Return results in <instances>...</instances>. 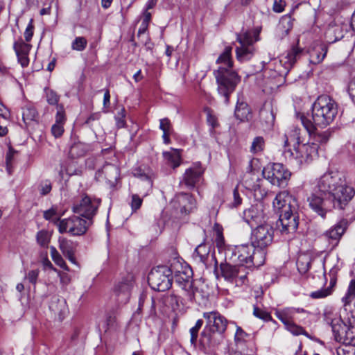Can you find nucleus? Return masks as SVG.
<instances>
[{
	"instance_id": "55",
	"label": "nucleus",
	"mask_w": 355,
	"mask_h": 355,
	"mask_svg": "<svg viewBox=\"0 0 355 355\" xmlns=\"http://www.w3.org/2000/svg\"><path fill=\"white\" fill-rule=\"evenodd\" d=\"M46 98L48 103L51 105H58L60 96L57 93L51 89H45Z\"/></svg>"
},
{
	"instance_id": "56",
	"label": "nucleus",
	"mask_w": 355,
	"mask_h": 355,
	"mask_svg": "<svg viewBox=\"0 0 355 355\" xmlns=\"http://www.w3.org/2000/svg\"><path fill=\"white\" fill-rule=\"evenodd\" d=\"M253 315L259 319H261L264 321H269L272 319L271 315L269 313L266 311H263L257 306H254L253 309Z\"/></svg>"
},
{
	"instance_id": "21",
	"label": "nucleus",
	"mask_w": 355,
	"mask_h": 355,
	"mask_svg": "<svg viewBox=\"0 0 355 355\" xmlns=\"http://www.w3.org/2000/svg\"><path fill=\"white\" fill-rule=\"evenodd\" d=\"M318 263L320 269L324 268V262L321 259H317L311 253H302L297 259V268L300 273L306 274L311 268L312 264Z\"/></svg>"
},
{
	"instance_id": "42",
	"label": "nucleus",
	"mask_w": 355,
	"mask_h": 355,
	"mask_svg": "<svg viewBox=\"0 0 355 355\" xmlns=\"http://www.w3.org/2000/svg\"><path fill=\"white\" fill-rule=\"evenodd\" d=\"M265 148V139L263 137L258 136L254 138L251 146L250 152L252 154H259L263 151Z\"/></svg>"
},
{
	"instance_id": "9",
	"label": "nucleus",
	"mask_w": 355,
	"mask_h": 355,
	"mask_svg": "<svg viewBox=\"0 0 355 355\" xmlns=\"http://www.w3.org/2000/svg\"><path fill=\"white\" fill-rule=\"evenodd\" d=\"M101 203V199L85 196L73 204L72 210L75 214L87 220H90L93 224V218L97 214Z\"/></svg>"
},
{
	"instance_id": "64",
	"label": "nucleus",
	"mask_w": 355,
	"mask_h": 355,
	"mask_svg": "<svg viewBox=\"0 0 355 355\" xmlns=\"http://www.w3.org/2000/svg\"><path fill=\"white\" fill-rule=\"evenodd\" d=\"M64 132V125L54 123L51 127V133L55 137L58 138Z\"/></svg>"
},
{
	"instance_id": "32",
	"label": "nucleus",
	"mask_w": 355,
	"mask_h": 355,
	"mask_svg": "<svg viewBox=\"0 0 355 355\" xmlns=\"http://www.w3.org/2000/svg\"><path fill=\"white\" fill-rule=\"evenodd\" d=\"M260 178L256 173H245L243 182L245 187L249 190H256L260 187Z\"/></svg>"
},
{
	"instance_id": "6",
	"label": "nucleus",
	"mask_w": 355,
	"mask_h": 355,
	"mask_svg": "<svg viewBox=\"0 0 355 355\" xmlns=\"http://www.w3.org/2000/svg\"><path fill=\"white\" fill-rule=\"evenodd\" d=\"M263 177L272 185L285 187L291 173L280 163H269L262 170Z\"/></svg>"
},
{
	"instance_id": "59",
	"label": "nucleus",
	"mask_w": 355,
	"mask_h": 355,
	"mask_svg": "<svg viewBox=\"0 0 355 355\" xmlns=\"http://www.w3.org/2000/svg\"><path fill=\"white\" fill-rule=\"evenodd\" d=\"M142 202V198H141L137 194H133L132 196V200L130 203L132 211L133 212L137 211L141 207Z\"/></svg>"
},
{
	"instance_id": "38",
	"label": "nucleus",
	"mask_w": 355,
	"mask_h": 355,
	"mask_svg": "<svg viewBox=\"0 0 355 355\" xmlns=\"http://www.w3.org/2000/svg\"><path fill=\"white\" fill-rule=\"evenodd\" d=\"M97 173L99 175L104 174L107 179H116L119 175V169L113 164H106L101 170H98Z\"/></svg>"
},
{
	"instance_id": "37",
	"label": "nucleus",
	"mask_w": 355,
	"mask_h": 355,
	"mask_svg": "<svg viewBox=\"0 0 355 355\" xmlns=\"http://www.w3.org/2000/svg\"><path fill=\"white\" fill-rule=\"evenodd\" d=\"M295 315V310L293 308H286L282 310L276 311L275 315L280 320L284 325L293 321Z\"/></svg>"
},
{
	"instance_id": "27",
	"label": "nucleus",
	"mask_w": 355,
	"mask_h": 355,
	"mask_svg": "<svg viewBox=\"0 0 355 355\" xmlns=\"http://www.w3.org/2000/svg\"><path fill=\"white\" fill-rule=\"evenodd\" d=\"M336 273L337 270L336 268L331 269L329 272V275L331 277L329 286L311 293L310 297L313 299H320L330 295L333 292V287L335 286L336 282Z\"/></svg>"
},
{
	"instance_id": "19",
	"label": "nucleus",
	"mask_w": 355,
	"mask_h": 355,
	"mask_svg": "<svg viewBox=\"0 0 355 355\" xmlns=\"http://www.w3.org/2000/svg\"><path fill=\"white\" fill-rule=\"evenodd\" d=\"M243 220L252 227L261 224L265 220L263 205L257 203L245 209L243 211Z\"/></svg>"
},
{
	"instance_id": "50",
	"label": "nucleus",
	"mask_w": 355,
	"mask_h": 355,
	"mask_svg": "<svg viewBox=\"0 0 355 355\" xmlns=\"http://www.w3.org/2000/svg\"><path fill=\"white\" fill-rule=\"evenodd\" d=\"M249 336L243 329L239 326L236 327V331L234 335V341L237 346L243 345L246 341V338Z\"/></svg>"
},
{
	"instance_id": "48",
	"label": "nucleus",
	"mask_w": 355,
	"mask_h": 355,
	"mask_svg": "<svg viewBox=\"0 0 355 355\" xmlns=\"http://www.w3.org/2000/svg\"><path fill=\"white\" fill-rule=\"evenodd\" d=\"M203 324V320L202 319H199L196 321L194 327L190 329V342L191 345L196 346L197 344V339L198 336V331L202 327Z\"/></svg>"
},
{
	"instance_id": "62",
	"label": "nucleus",
	"mask_w": 355,
	"mask_h": 355,
	"mask_svg": "<svg viewBox=\"0 0 355 355\" xmlns=\"http://www.w3.org/2000/svg\"><path fill=\"white\" fill-rule=\"evenodd\" d=\"M336 355H355V348L349 346L338 347L336 349Z\"/></svg>"
},
{
	"instance_id": "40",
	"label": "nucleus",
	"mask_w": 355,
	"mask_h": 355,
	"mask_svg": "<svg viewBox=\"0 0 355 355\" xmlns=\"http://www.w3.org/2000/svg\"><path fill=\"white\" fill-rule=\"evenodd\" d=\"M327 53V49L324 45L314 49L311 53V61L315 64L321 62L325 58Z\"/></svg>"
},
{
	"instance_id": "36",
	"label": "nucleus",
	"mask_w": 355,
	"mask_h": 355,
	"mask_svg": "<svg viewBox=\"0 0 355 355\" xmlns=\"http://www.w3.org/2000/svg\"><path fill=\"white\" fill-rule=\"evenodd\" d=\"M209 254V248L204 243L198 245L193 252V257L198 258V261L204 264H207V261Z\"/></svg>"
},
{
	"instance_id": "15",
	"label": "nucleus",
	"mask_w": 355,
	"mask_h": 355,
	"mask_svg": "<svg viewBox=\"0 0 355 355\" xmlns=\"http://www.w3.org/2000/svg\"><path fill=\"white\" fill-rule=\"evenodd\" d=\"M272 206L275 211L279 214L298 209L296 199L287 191L277 194L273 200Z\"/></svg>"
},
{
	"instance_id": "61",
	"label": "nucleus",
	"mask_w": 355,
	"mask_h": 355,
	"mask_svg": "<svg viewBox=\"0 0 355 355\" xmlns=\"http://www.w3.org/2000/svg\"><path fill=\"white\" fill-rule=\"evenodd\" d=\"M33 32L34 26L33 24V19H31L24 32V38L26 42H31L33 36Z\"/></svg>"
},
{
	"instance_id": "17",
	"label": "nucleus",
	"mask_w": 355,
	"mask_h": 355,
	"mask_svg": "<svg viewBox=\"0 0 355 355\" xmlns=\"http://www.w3.org/2000/svg\"><path fill=\"white\" fill-rule=\"evenodd\" d=\"M307 201L309 207L322 218H324L327 211L333 208L329 196L327 199H323L316 193H311Z\"/></svg>"
},
{
	"instance_id": "2",
	"label": "nucleus",
	"mask_w": 355,
	"mask_h": 355,
	"mask_svg": "<svg viewBox=\"0 0 355 355\" xmlns=\"http://www.w3.org/2000/svg\"><path fill=\"white\" fill-rule=\"evenodd\" d=\"M337 114L338 105L335 101L327 95H321L312 105L311 119L302 114L300 121L309 134H311L316 126L323 128L329 125Z\"/></svg>"
},
{
	"instance_id": "14",
	"label": "nucleus",
	"mask_w": 355,
	"mask_h": 355,
	"mask_svg": "<svg viewBox=\"0 0 355 355\" xmlns=\"http://www.w3.org/2000/svg\"><path fill=\"white\" fill-rule=\"evenodd\" d=\"M298 209L280 214L277 221V228L282 234H290L295 233L299 225Z\"/></svg>"
},
{
	"instance_id": "4",
	"label": "nucleus",
	"mask_w": 355,
	"mask_h": 355,
	"mask_svg": "<svg viewBox=\"0 0 355 355\" xmlns=\"http://www.w3.org/2000/svg\"><path fill=\"white\" fill-rule=\"evenodd\" d=\"M203 318L206 320V327L200 334V344L206 352L209 353L222 341L227 320L217 311L205 312Z\"/></svg>"
},
{
	"instance_id": "18",
	"label": "nucleus",
	"mask_w": 355,
	"mask_h": 355,
	"mask_svg": "<svg viewBox=\"0 0 355 355\" xmlns=\"http://www.w3.org/2000/svg\"><path fill=\"white\" fill-rule=\"evenodd\" d=\"M172 204L182 214H189L196 207V202L189 193H179L173 198Z\"/></svg>"
},
{
	"instance_id": "53",
	"label": "nucleus",
	"mask_w": 355,
	"mask_h": 355,
	"mask_svg": "<svg viewBox=\"0 0 355 355\" xmlns=\"http://www.w3.org/2000/svg\"><path fill=\"white\" fill-rule=\"evenodd\" d=\"M286 329L292 333L293 335L299 336V335H306L307 336V333L306 331L300 326L295 324L293 321L286 325Z\"/></svg>"
},
{
	"instance_id": "11",
	"label": "nucleus",
	"mask_w": 355,
	"mask_h": 355,
	"mask_svg": "<svg viewBox=\"0 0 355 355\" xmlns=\"http://www.w3.org/2000/svg\"><path fill=\"white\" fill-rule=\"evenodd\" d=\"M178 266H180V269L173 268V279L174 278L176 284L185 291L188 300L193 301L196 290L193 286V271L188 266L179 264Z\"/></svg>"
},
{
	"instance_id": "3",
	"label": "nucleus",
	"mask_w": 355,
	"mask_h": 355,
	"mask_svg": "<svg viewBox=\"0 0 355 355\" xmlns=\"http://www.w3.org/2000/svg\"><path fill=\"white\" fill-rule=\"evenodd\" d=\"M232 48L225 47L223 53L218 58L217 63L221 64L214 71L218 84V93L225 97V103H228L229 96L234 92L240 81L237 73L232 70L233 62L231 57Z\"/></svg>"
},
{
	"instance_id": "1",
	"label": "nucleus",
	"mask_w": 355,
	"mask_h": 355,
	"mask_svg": "<svg viewBox=\"0 0 355 355\" xmlns=\"http://www.w3.org/2000/svg\"><path fill=\"white\" fill-rule=\"evenodd\" d=\"M316 188L321 194L328 195L334 209H345L355 195L345 175L338 171L330 170L322 175L317 180Z\"/></svg>"
},
{
	"instance_id": "44",
	"label": "nucleus",
	"mask_w": 355,
	"mask_h": 355,
	"mask_svg": "<svg viewBox=\"0 0 355 355\" xmlns=\"http://www.w3.org/2000/svg\"><path fill=\"white\" fill-rule=\"evenodd\" d=\"M355 300V279H352L349 282L347 291L345 295L342 298L345 306L349 304Z\"/></svg>"
},
{
	"instance_id": "41",
	"label": "nucleus",
	"mask_w": 355,
	"mask_h": 355,
	"mask_svg": "<svg viewBox=\"0 0 355 355\" xmlns=\"http://www.w3.org/2000/svg\"><path fill=\"white\" fill-rule=\"evenodd\" d=\"M17 154L18 152L17 150L13 149L11 146H9L6 155V171L9 175H11L12 173L14 164L15 162V157Z\"/></svg>"
},
{
	"instance_id": "26",
	"label": "nucleus",
	"mask_w": 355,
	"mask_h": 355,
	"mask_svg": "<svg viewBox=\"0 0 355 355\" xmlns=\"http://www.w3.org/2000/svg\"><path fill=\"white\" fill-rule=\"evenodd\" d=\"M222 276L227 281L232 282L237 279L241 270H245V266L236 264L232 266L230 263L220 264Z\"/></svg>"
},
{
	"instance_id": "34",
	"label": "nucleus",
	"mask_w": 355,
	"mask_h": 355,
	"mask_svg": "<svg viewBox=\"0 0 355 355\" xmlns=\"http://www.w3.org/2000/svg\"><path fill=\"white\" fill-rule=\"evenodd\" d=\"M163 156L167 164H170L173 168L180 166L181 157L178 150L171 149L170 151L164 152Z\"/></svg>"
},
{
	"instance_id": "5",
	"label": "nucleus",
	"mask_w": 355,
	"mask_h": 355,
	"mask_svg": "<svg viewBox=\"0 0 355 355\" xmlns=\"http://www.w3.org/2000/svg\"><path fill=\"white\" fill-rule=\"evenodd\" d=\"M173 272V266H158L152 269L148 276L150 286L159 292L168 290L172 285Z\"/></svg>"
},
{
	"instance_id": "51",
	"label": "nucleus",
	"mask_w": 355,
	"mask_h": 355,
	"mask_svg": "<svg viewBox=\"0 0 355 355\" xmlns=\"http://www.w3.org/2000/svg\"><path fill=\"white\" fill-rule=\"evenodd\" d=\"M51 236L46 230H41L37 232L36 239L37 243L42 247H47L50 241Z\"/></svg>"
},
{
	"instance_id": "54",
	"label": "nucleus",
	"mask_w": 355,
	"mask_h": 355,
	"mask_svg": "<svg viewBox=\"0 0 355 355\" xmlns=\"http://www.w3.org/2000/svg\"><path fill=\"white\" fill-rule=\"evenodd\" d=\"M89 148V146H81L80 144H74L71 147L70 153L72 156H83Z\"/></svg>"
},
{
	"instance_id": "46",
	"label": "nucleus",
	"mask_w": 355,
	"mask_h": 355,
	"mask_svg": "<svg viewBox=\"0 0 355 355\" xmlns=\"http://www.w3.org/2000/svg\"><path fill=\"white\" fill-rule=\"evenodd\" d=\"M62 214L58 211V209L55 207H52L51 209L44 212V218L46 220H51L54 223L58 222L60 223V219Z\"/></svg>"
},
{
	"instance_id": "25",
	"label": "nucleus",
	"mask_w": 355,
	"mask_h": 355,
	"mask_svg": "<svg viewBox=\"0 0 355 355\" xmlns=\"http://www.w3.org/2000/svg\"><path fill=\"white\" fill-rule=\"evenodd\" d=\"M293 20L290 15L282 16L275 29V35L282 40L287 36L290 31L293 28Z\"/></svg>"
},
{
	"instance_id": "33",
	"label": "nucleus",
	"mask_w": 355,
	"mask_h": 355,
	"mask_svg": "<svg viewBox=\"0 0 355 355\" xmlns=\"http://www.w3.org/2000/svg\"><path fill=\"white\" fill-rule=\"evenodd\" d=\"M253 254H252V263H250V268L252 266L259 267L262 266L266 259L265 248H257V246L253 245Z\"/></svg>"
},
{
	"instance_id": "63",
	"label": "nucleus",
	"mask_w": 355,
	"mask_h": 355,
	"mask_svg": "<svg viewBox=\"0 0 355 355\" xmlns=\"http://www.w3.org/2000/svg\"><path fill=\"white\" fill-rule=\"evenodd\" d=\"M159 122V128L163 131V132H171L172 126L168 118L162 119Z\"/></svg>"
},
{
	"instance_id": "57",
	"label": "nucleus",
	"mask_w": 355,
	"mask_h": 355,
	"mask_svg": "<svg viewBox=\"0 0 355 355\" xmlns=\"http://www.w3.org/2000/svg\"><path fill=\"white\" fill-rule=\"evenodd\" d=\"M57 110L55 123L64 125L67 119L63 107L62 105H58Z\"/></svg>"
},
{
	"instance_id": "12",
	"label": "nucleus",
	"mask_w": 355,
	"mask_h": 355,
	"mask_svg": "<svg viewBox=\"0 0 355 355\" xmlns=\"http://www.w3.org/2000/svg\"><path fill=\"white\" fill-rule=\"evenodd\" d=\"M253 245L244 244L236 246L234 248H228L225 250V259L230 260L235 264L250 268V263H252V254H253Z\"/></svg>"
},
{
	"instance_id": "47",
	"label": "nucleus",
	"mask_w": 355,
	"mask_h": 355,
	"mask_svg": "<svg viewBox=\"0 0 355 355\" xmlns=\"http://www.w3.org/2000/svg\"><path fill=\"white\" fill-rule=\"evenodd\" d=\"M37 116V112L35 107H26L23 110V120L26 123L35 121Z\"/></svg>"
},
{
	"instance_id": "16",
	"label": "nucleus",
	"mask_w": 355,
	"mask_h": 355,
	"mask_svg": "<svg viewBox=\"0 0 355 355\" xmlns=\"http://www.w3.org/2000/svg\"><path fill=\"white\" fill-rule=\"evenodd\" d=\"M134 277L132 274H128L116 284L114 293L120 303H125L130 297V292L133 287Z\"/></svg>"
},
{
	"instance_id": "45",
	"label": "nucleus",
	"mask_w": 355,
	"mask_h": 355,
	"mask_svg": "<svg viewBox=\"0 0 355 355\" xmlns=\"http://www.w3.org/2000/svg\"><path fill=\"white\" fill-rule=\"evenodd\" d=\"M51 250V256L53 259V261L60 268H63L65 270H69V268L67 266L65 261H64L62 256L60 254V253L58 252L56 248L53 246H51L50 248Z\"/></svg>"
},
{
	"instance_id": "8",
	"label": "nucleus",
	"mask_w": 355,
	"mask_h": 355,
	"mask_svg": "<svg viewBox=\"0 0 355 355\" xmlns=\"http://www.w3.org/2000/svg\"><path fill=\"white\" fill-rule=\"evenodd\" d=\"M259 40L258 34H252L246 31L236 35V41L239 45L236 46V58L240 62L250 60L254 52V43Z\"/></svg>"
},
{
	"instance_id": "49",
	"label": "nucleus",
	"mask_w": 355,
	"mask_h": 355,
	"mask_svg": "<svg viewBox=\"0 0 355 355\" xmlns=\"http://www.w3.org/2000/svg\"><path fill=\"white\" fill-rule=\"evenodd\" d=\"M59 248L64 256L73 252L72 242L66 239L59 240Z\"/></svg>"
},
{
	"instance_id": "60",
	"label": "nucleus",
	"mask_w": 355,
	"mask_h": 355,
	"mask_svg": "<svg viewBox=\"0 0 355 355\" xmlns=\"http://www.w3.org/2000/svg\"><path fill=\"white\" fill-rule=\"evenodd\" d=\"M125 109L123 108L118 113V114L115 116L116 124V126L118 128H123L125 125Z\"/></svg>"
},
{
	"instance_id": "58",
	"label": "nucleus",
	"mask_w": 355,
	"mask_h": 355,
	"mask_svg": "<svg viewBox=\"0 0 355 355\" xmlns=\"http://www.w3.org/2000/svg\"><path fill=\"white\" fill-rule=\"evenodd\" d=\"M52 189L51 182L49 180L42 181L39 186V191L41 195L45 196L48 194Z\"/></svg>"
},
{
	"instance_id": "31",
	"label": "nucleus",
	"mask_w": 355,
	"mask_h": 355,
	"mask_svg": "<svg viewBox=\"0 0 355 355\" xmlns=\"http://www.w3.org/2000/svg\"><path fill=\"white\" fill-rule=\"evenodd\" d=\"M300 128H294L293 130L290 131L288 135H284V147L288 146L291 144H292L293 148L296 147L297 145L301 144L300 141Z\"/></svg>"
},
{
	"instance_id": "23",
	"label": "nucleus",
	"mask_w": 355,
	"mask_h": 355,
	"mask_svg": "<svg viewBox=\"0 0 355 355\" xmlns=\"http://www.w3.org/2000/svg\"><path fill=\"white\" fill-rule=\"evenodd\" d=\"M348 24H331L325 32V37L328 42L334 43L341 40L348 31Z\"/></svg>"
},
{
	"instance_id": "43",
	"label": "nucleus",
	"mask_w": 355,
	"mask_h": 355,
	"mask_svg": "<svg viewBox=\"0 0 355 355\" xmlns=\"http://www.w3.org/2000/svg\"><path fill=\"white\" fill-rule=\"evenodd\" d=\"M31 47L32 46L31 44L23 41L21 38L16 41L13 45L16 55L29 54Z\"/></svg>"
},
{
	"instance_id": "35",
	"label": "nucleus",
	"mask_w": 355,
	"mask_h": 355,
	"mask_svg": "<svg viewBox=\"0 0 355 355\" xmlns=\"http://www.w3.org/2000/svg\"><path fill=\"white\" fill-rule=\"evenodd\" d=\"M135 175L140 178L146 184V187H147V191L144 193V196H146L148 191L152 189L154 174L151 171H148L147 173L144 171L142 172L141 169L139 168L135 170Z\"/></svg>"
},
{
	"instance_id": "24",
	"label": "nucleus",
	"mask_w": 355,
	"mask_h": 355,
	"mask_svg": "<svg viewBox=\"0 0 355 355\" xmlns=\"http://www.w3.org/2000/svg\"><path fill=\"white\" fill-rule=\"evenodd\" d=\"M345 223L340 222L322 234V238L327 241L332 248L336 246L345 231Z\"/></svg>"
},
{
	"instance_id": "20",
	"label": "nucleus",
	"mask_w": 355,
	"mask_h": 355,
	"mask_svg": "<svg viewBox=\"0 0 355 355\" xmlns=\"http://www.w3.org/2000/svg\"><path fill=\"white\" fill-rule=\"evenodd\" d=\"M204 173V169L200 163L194 164L187 168L183 175L182 182L188 188H194L200 182Z\"/></svg>"
},
{
	"instance_id": "10",
	"label": "nucleus",
	"mask_w": 355,
	"mask_h": 355,
	"mask_svg": "<svg viewBox=\"0 0 355 355\" xmlns=\"http://www.w3.org/2000/svg\"><path fill=\"white\" fill-rule=\"evenodd\" d=\"M318 144L315 143L301 144L293 149L284 151L286 157L295 159L299 165L309 163L318 154Z\"/></svg>"
},
{
	"instance_id": "22",
	"label": "nucleus",
	"mask_w": 355,
	"mask_h": 355,
	"mask_svg": "<svg viewBox=\"0 0 355 355\" xmlns=\"http://www.w3.org/2000/svg\"><path fill=\"white\" fill-rule=\"evenodd\" d=\"M303 49L297 45H293L290 50L288 51L286 55L279 60V63L284 65V70L279 71L280 73H288L290 69L293 67L298 59L302 54Z\"/></svg>"
},
{
	"instance_id": "29",
	"label": "nucleus",
	"mask_w": 355,
	"mask_h": 355,
	"mask_svg": "<svg viewBox=\"0 0 355 355\" xmlns=\"http://www.w3.org/2000/svg\"><path fill=\"white\" fill-rule=\"evenodd\" d=\"M234 114L236 119L241 121H250L252 118V114L248 105L243 101L237 102Z\"/></svg>"
},
{
	"instance_id": "52",
	"label": "nucleus",
	"mask_w": 355,
	"mask_h": 355,
	"mask_svg": "<svg viewBox=\"0 0 355 355\" xmlns=\"http://www.w3.org/2000/svg\"><path fill=\"white\" fill-rule=\"evenodd\" d=\"M87 44V41L84 37H77L71 44V48L73 50L82 51Z\"/></svg>"
},
{
	"instance_id": "7",
	"label": "nucleus",
	"mask_w": 355,
	"mask_h": 355,
	"mask_svg": "<svg viewBox=\"0 0 355 355\" xmlns=\"http://www.w3.org/2000/svg\"><path fill=\"white\" fill-rule=\"evenodd\" d=\"M92 224L80 216H72L68 218L61 220L58 223V230L60 233H69L71 236L84 235Z\"/></svg>"
},
{
	"instance_id": "39",
	"label": "nucleus",
	"mask_w": 355,
	"mask_h": 355,
	"mask_svg": "<svg viewBox=\"0 0 355 355\" xmlns=\"http://www.w3.org/2000/svg\"><path fill=\"white\" fill-rule=\"evenodd\" d=\"M342 340L340 341L345 346L353 347L355 348V327H347L345 334L342 336Z\"/></svg>"
},
{
	"instance_id": "13",
	"label": "nucleus",
	"mask_w": 355,
	"mask_h": 355,
	"mask_svg": "<svg viewBox=\"0 0 355 355\" xmlns=\"http://www.w3.org/2000/svg\"><path fill=\"white\" fill-rule=\"evenodd\" d=\"M274 230L268 224H261L252 231L251 243L257 248H266L272 242Z\"/></svg>"
},
{
	"instance_id": "30",
	"label": "nucleus",
	"mask_w": 355,
	"mask_h": 355,
	"mask_svg": "<svg viewBox=\"0 0 355 355\" xmlns=\"http://www.w3.org/2000/svg\"><path fill=\"white\" fill-rule=\"evenodd\" d=\"M330 326L334 334L335 340L340 343L342 340V336L347 329V326L340 318H334L331 320Z\"/></svg>"
},
{
	"instance_id": "28",
	"label": "nucleus",
	"mask_w": 355,
	"mask_h": 355,
	"mask_svg": "<svg viewBox=\"0 0 355 355\" xmlns=\"http://www.w3.org/2000/svg\"><path fill=\"white\" fill-rule=\"evenodd\" d=\"M49 309L56 316H58L60 319H62V315L64 314L67 310L66 302L63 298H60L58 296H53L51 297Z\"/></svg>"
}]
</instances>
